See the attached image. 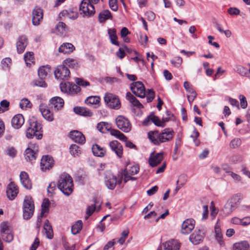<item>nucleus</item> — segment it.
<instances>
[{"instance_id":"obj_11","label":"nucleus","mask_w":250,"mask_h":250,"mask_svg":"<svg viewBox=\"0 0 250 250\" xmlns=\"http://www.w3.org/2000/svg\"><path fill=\"white\" fill-rule=\"evenodd\" d=\"M130 89L136 96L144 98L146 96V89L143 83L140 82H133L131 84Z\"/></svg>"},{"instance_id":"obj_43","label":"nucleus","mask_w":250,"mask_h":250,"mask_svg":"<svg viewBox=\"0 0 250 250\" xmlns=\"http://www.w3.org/2000/svg\"><path fill=\"white\" fill-rule=\"evenodd\" d=\"M32 106V103L27 98H23L21 100L20 103V107L22 109L30 108Z\"/></svg>"},{"instance_id":"obj_12","label":"nucleus","mask_w":250,"mask_h":250,"mask_svg":"<svg viewBox=\"0 0 250 250\" xmlns=\"http://www.w3.org/2000/svg\"><path fill=\"white\" fill-rule=\"evenodd\" d=\"M55 78L58 80H66L70 76V71L64 65H59L54 72Z\"/></svg>"},{"instance_id":"obj_54","label":"nucleus","mask_w":250,"mask_h":250,"mask_svg":"<svg viewBox=\"0 0 250 250\" xmlns=\"http://www.w3.org/2000/svg\"><path fill=\"white\" fill-rule=\"evenodd\" d=\"M62 16H67L69 18L72 19H76L77 18L78 16L76 13L74 14L72 11H68L67 10H64L62 12Z\"/></svg>"},{"instance_id":"obj_32","label":"nucleus","mask_w":250,"mask_h":250,"mask_svg":"<svg viewBox=\"0 0 250 250\" xmlns=\"http://www.w3.org/2000/svg\"><path fill=\"white\" fill-rule=\"evenodd\" d=\"M100 98L99 96H89L85 100V103L89 105H94L95 108H97L100 105Z\"/></svg>"},{"instance_id":"obj_24","label":"nucleus","mask_w":250,"mask_h":250,"mask_svg":"<svg viewBox=\"0 0 250 250\" xmlns=\"http://www.w3.org/2000/svg\"><path fill=\"white\" fill-rule=\"evenodd\" d=\"M38 152V146H34L33 149L31 146L26 148L25 151L24 156L27 161H31L36 159L37 157V152Z\"/></svg>"},{"instance_id":"obj_61","label":"nucleus","mask_w":250,"mask_h":250,"mask_svg":"<svg viewBox=\"0 0 250 250\" xmlns=\"http://www.w3.org/2000/svg\"><path fill=\"white\" fill-rule=\"evenodd\" d=\"M241 141L239 138L233 139L230 143V146L232 148H236L240 146Z\"/></svg>"},{"instance_id":"obj_10","label":"nucleus","mask_w":250,"mask_h":250,"mask_svg":"<svg viewBox=\"0 0 250 250\" xmlns=\"http://www.w3.org/2000/svg\"><path fill=\"white\" fill-rule=\"evenodd\" d=\"M116 124L118 128L125 132H128L131 129L129 121L123 116H119L116 118Z\"/></svg>"},{"instance_id":"obj_3","label":"nucleus","mask_w":250,"mask_h":250,"mask_svg":"<svg viewBox=\"0 0 250 250\" xmlns=\"http://www.w3.org/2000/svg\"><path fill=\"white\" fill-rule=\"evenodd\" d=\"M42 128V125L37 121L30 122V126L26 130V137L29 139L33 138L34 137L38 140L42 139V134L40 132Z\"/></svg>"},{"instance_id":"obj_58","label":"nucleus","mask_w":250,"mask_h":250,"mask_svg":"<svg viewBox=\"0 0 250 250\" xmlns=\"http://www.w3.org/2000/svg\"><path fill=\"white\" fill-rule=\"evenodd\" d=\"M210 216L212 217V219H213L218 213V210L216 208L214 205L213 202H211L210 206Z\"/></svg>"},{"instance_id":"obj_30","label":"nucleus","mask_w":250,"mask_h":250,"mask_svg":"<svg viewBox=\"0 0 250 250\" xmlns=\"http://www.w3.org/2000/svg\"><path fill=\"white\" fill-rule=\"evenodd\" d=\"M126 99L134 106L139 108H142V104L130 92H128L126 94Z\"/></svg>"},{"instance_id":"obj_62","label":"nucleus","mask_w":250,"mask_h":250,"mask_svg":"<svg viewBox=\"0 0 250 250\" xmlns=\"http://www.w3.org/2000/svg\"><path fill=\"white\" fill-rule=\"evenodd\" d=\"M109 5L114 11H117L118 9L117 0H109Z\"/></svg>"},{"instance_id":"obj_21","label":"nucleus","mask_w":250,"mask_h":250,"mask_svg":"<svg viewBox=\"0 0 250 250\" xmlns=\"http://www.w3.org/2000/svg\"><path fill=\"white\" fill-rule=\"evenodd\" d=\"M28 44V39L26 36L21 35L17 42V49L19 53L23 52Z\"/></svg>"},{"instance_id":"obj_8","label":"nucleus","mask_w":250,"mask_h":250,"mask_svg":"<svg viewBox=\"0 0 250 250\" xmlns=\"http://www.w3.org/2000/svg\"><path fill=\"white\" fill-rule=\"evenodd\" d=\"M104 100L106 105L110 108L118 109L120 108V101L117 96L108 93L105 94Z\"/></svg>"},{"instance_id":"obj_9","label":"nucleus","mask_w":250,"mask_h":250,"mask_svg":"<svg viewBox=\"0 0 250 250\" xmlns=\"http://www.w3.org/2000/svg\"><path fill=\"white\" fill-rule=\"evenodd\" d=\"M60 86L62 92L71 95L77 94L81 90L78 85L69 82L61 83Z\"/></svg>"},{"instance_id":"obj_51","label":"nucleus","mask_w":250,"mask_h":250,"mask_svg":"<svg viewBox=\"0 0 250 250\" xmlns=\"http://www.w3.org/2000/svg\"><path fill=\"white\" fill-rule=\"evenodd\" d=\"M215 27L217 29V30L220 32V33H224L226 36L227 38H229L231 35V32L229 30H223L220 24L218 23H215Z\"/></svg>"},{"instance_id":"obj_42","label":"nucleus","mask_w":250,"mask_h":250,"mask_svg":"<svg viewBox=\"0 0 250 250\" xmlns=\"http://www.w3.org/2000/svg\"><path fill=\"white\" fill-rule=\"evenodd\" d=\"M56 30L61 35H65L67 31L66 24L63 22H59L56 25Z\"/></svg>"},{"instance_id":"obj_38","label":"nucleus","mask_w":250,"mask_h":250,"mask_svg":"<svg viewBox=\"0 0 250 250\" xmlns=\"http://www.w3.org/2000/svg\"><path fill=\"white\" fill-rule=\"evenodd\" d=\"M44 229L45 230L46 236L48 238L51 239L53 238V230L48 220H45L44 225Z\"/></svg>"},{"instance_id":"obj_44","label":"nucleus","mask_w":250,"mask_h":250,"mask_svg":"<svg viewBox=\"0 0 250 250\" xmlns=\"http://www.w3.org/2000/svg\"><path fill=\"white\" fill-rule=\"evenodd\" d=\"M69 149L71 154L74 157L79 156L81 153L80 147L75 144L72 145Z\"/></svg>"},{"instance_id":"obj_4","label":"nucleus","mask_w":250,"mask_h":250,"mask_svg":"<svg viewBox=\"0 0 250 250\" xmlns=\"http://www.w3.org/2000/svg\"><path fill=\"white\" fill-rule=\"evenodd\" d=\"M34 204L31 197L26 196L23 204V217L24 219H29L34 212Z\"/></svg>"},{"instance_id":"obj_14","label":"nucleus","mask_w":250,"mask_h":250,"mask_svg":"<svg viewBox=\"0 0 250 250\" xmlns=\"http://www.w3.org/2000/svg\"><path fill=\"white\" fill-rule=\"evenodd\" d=\"M236 201L235 197L233 196L231 199H229L226 204L225 205L223 208L222 210L223 214L225 216L230 214L236 208Z\"/></svg>"},{"instance_id":"obj_13","label":"nucleus","mask_w":250,"mask_h":250,"mask_svg":"<svg viewBox=\"0 0 250 250\" xmlns=\"http://www.w3.org/2000/svg\"><path fill=\"white\" fill-rule=\"evenodd\" d=\"M164 159V153L152 152L148 159L149 165L151 167H155L160 164Z\"/></svg>"},{"instance_id":"obj_64","label":"nucleus","mask_w":250,"mask_h":250,"mask_svg":"<svg viewBox=\"0 0 250 250\" xmlns=\"http://www.w3.org/2000/svg\"><path fill=\"white\" fill-rule=\"evenodd\" d=\"M6 153L9 156L15 157L17 155V150L13 147H8Z\"/></svg>"},{"instance_id":"obj_20","label":"nucleus","mask_w":250,"mask_h":250,"mask_svg":"<svg viewBox=\"0 0 250 250\" xmlns=\"http://www.w3.org/2000/svg\"><path fill=\"white\" fill-rule=\"evenodd\" d=\"M39 109L45 120L50 122L54 120L53 114L50 111L46 105L41 104L40 105Z\"/></svg>"},{"instance_id":"obj_50","label":"nucleus","mask_w":250,"mask_h":250,"mask_svg":"<svg viewBox=\"0 0 250 250\" xmlns=\"http://www.w3.org/2000/svg\"><path fill=\"white\" fill-rule=\"evenodd\" d=\"M1 236L4 241L8 243L11 242L13 239V234L9 232L1 233Z\"/></svg>"},{"instance_id":"obj_53","label":"nucleus","mask_w":250,"mask_h":250,"mask_svg":"<svg viewBox=\"0 0 250 250\" xmlns=\"http://www.w3.org/2000/svg\"><path fill=\"white\" fill-rule=\"evenodd\" d=\"M187 98L189 104H191L193 102L195 99L196 98L197 94L195 90H193L191 92H188Z\"/></svg>"},{"instance_id":"obj_57","label":"nucleus","mask_w":250,"mask_h":250,"mask_svg":"<svg viewBox=\"0 0 250 250\" xmlns=\"http://www.w3.org/2000/svg\"><path fill=\"white\" fill-rule=\"evenodd\" d=\"M62 245L65 250H74L75 245H73L71 247L69 246V243L66 241L65 238L62 239Z\"/></svg>"},{"instance_id":"obj_36","label":"nucleus","mask_w":250,"mask_h":250,"mask_svg":"<svg viewBox=\"0 0 250 250\" xmlns=\"http://www.w3.org/2000/svg\"><path fill=\"white\" fill-rule=\"evenodd\" d=\"M249 247L248 242L244 241L234 244L233 248L234 250H249Z\"/></svg>"},{"instance_id":"obj_27","label":"nucleus","mask_w":250,"mask_h":250,"mask_svg":"<svg viewBox=\"0 0 250 250\" xmlns=\"http://www.w3.org/2000/svg\"><path fill=\"white\" fill-rule=\"evenodd\" d=\"M164 250H179L180 248V243L175 240H171L163 244Z\"/></svg>"},{"instance_id":"obj_23","label":"nucleus","mask_w":250,"mask_h":250,"mask_svg":"<svg viewBox=\"0 0 250 250\" xmlns=\"http://www.w3.org/2000/svg\"><path fill=\"white\" fill-rule=\"evenodd\" d=\"M69 136L70 138L77 143L83 144L85 143L84 136L79 131L73 130L71 131Z\"/></svg>"},{"instance_id":"obj_22","label":"nucleus","mask_w":250,"mask_h":250,"mask_svg":"<svg viewBox=\"0 0 250 250\" xmlns=\"http://www.w3.org/2000/svg\"><path fill=\"white\" fill-rule=\"evenodd\" d=\"M109 146L111 149L114 151L119 158H121L123 155V146L117 141H113L109 143Z\"/></svg>"},{"instance_id":"obj_16","label":"nucleus","mask_w":250,"mask_h":250,"mask_svg":"<svg viewBox=\"0 0 250 250\" xmlns=\"http://www.w3.org/2000/svg\"><path fill=\"white\" fill-rule=\"evenodd\" d=\"M204 233L200 230L195 229L189 236V241L193 245H198L203 241Z\"/></svg>"},{"instance_id":"obj_55","label":"nucleus","mask_w":250,"mask_h":250,"mask_svg":"<svg viewBox=\"0 0 250 250\" xmlns=\"http://www.w3.org/2000/svg\"><path fill=\"white\" fill-rule=\"evenodd\" d=\"M64 62L66 65L70 67H75L78 66L77 61L72 59H67L64 61Z\"/></svg>"},{"instance_id":"obj_15","label":"nucleus","mask_w":250,"mask_h":250,"mask_svg":"<svg viewBox=\"0 0 250 250\" xmlns=\"http://www.w3.org/2000/svg\"><path fill=\"white\" fill-rule=\"evenodd\" d=\"M54 160L49 155L42 156L41 161V168L42 171L49 170L54 166Z\"/></svg>"},{"instance_id":"obj_41","label":"nucleus","mask_w":250,"mask_h":250,"mask_svg":"<svg viewBox=\"0 0 250 250\" xmlns=\"http://www.w3.org/2000/svg\"><path fill=\"white\" fill-rule=\"evenodd\" d=\"M83 228V223L81 220L78 221L71 227V232L73 234L75 235L79 233Z\"/></svg>"},{"instance_id":"obj_33","label":"nucleus","mask_w":250,"mask_h":250,"mask_svg":"<svg viewBox=\"0 0 250 250\" xmlns=\"http://www.w3.org/2000/svg\"><path fill=\"white\" fill-rule=\"evenodd\" d=\"M98 18L99 21L103 23L107 20H112V15L108 10H104L99 13Z\"/></svg>"},{"instance_id":"obj_29","label":"nucleus","mask_w":250,"mask_h":250,"mask_svg":"<svg viewBox=\"0 0 250 250\" xmlns=\"http://www.w3.org/2000/svg\"><path fill=\"white\" fill-rule=\"evenodd\" d=\"M74 112L83 116L90 117L92 115V112L88 108L83 107H75L73 109Z\"/></svg>"},{"instance_id":"obj_19","label":"nucleus","mask_w":250,"mask_h":250,"mask_svg":"<svg viewBox=\"0 0 250 250\" xmlns=\"http://www.w3.org/2000/svg\"><path fill=\"white\" fill-rule=\"evenodd\" d=\"M19 192L17 187L13 182H11L7 187L6 194L9 199L12 200L15 198Z\"/></svg>"},{"instance_id":"obj_49","label":"nucleus","mask_w":250,"mask_h":250,"mask_svg":"<svg viewBox=\"0 0 250 250\" xmlns=\"http://www.w3.org/2000/svg\"><path fill=\"white\" fill-rule=\"evenodd\" d=\"M129 230L128 229H126L124 230L121 233V236L120 238L118 240V242L120 244L123 245L125 241V239L127 237L129 234Z\"/></svg>"},{"instance_id":"obj_34","label":"nucleus","mask_w":250,"mask_h":250,"mask_svg":"<svg viewBox=\"0 0 250 250\" xmlns=\"http://www.w3.org/2000/svg\"><path fill=\"white\" fill-rule=\"evenodd\" d=\"M92 151L93 154L98 157H104L105 153V150L104 148L101 147L97 144L93 145Z\"/></svg>"},{"instance_id":"obj_2","label":"nucleus","mask_w":250,"mask_h":250,"mask_svg":"<svg viewBox=\"0 0 250 250\" xmlns=\"http://www.w3.org/2000/svg\"><path fill=\"white\" fill-rule=\"evenodd\" d=\"M59 189L66 195H69L73 191V180L71 177L66 173L62 174L58 182Z\"/></svg>"},{"instance_id":"obj_1","label":"nucleus","mask_w":250,"mask_h":250,"mask_svg":"<svg viewBox=\"0 0 250 250\" xmlns=\"http://www.w3.org/2000/svg\"><path fill=\"white\" fill-rule=\"evenodd\" d=\"M174 135V132L169 128H165L161 132L158 131H150L147 134L150 141L156 145L170 141L172 139Z\"/></svg>"},{"instance_id":"obj_7","label":"nucleus","mask_w":250,"mask_h":250,"mask_svg":"<svg viewBox=\"0 0 250 250\" xmlns=\"http://www.w3.org/2000/svg\"><path fill=\"white\" fill-rule=\"evenodd\" d=\"M80 11L83 17H89L95 12V8L91 3L90 0H83L80 5Z\"/></svg>"},{"instance_id":"obj_59","label":"nucleus","mask_w":250,"mask_h":250,"mask_svg":"<svg viewBox=\"0 0 250 250\" xmlns=\"http://www.w3.org/2000/svg\"><path fill=\"white\" fill-rule=\"evenodd\" d=\"M199 133L196 130L194 129L190 135V137L192 138L193 141L194 142L196 146H198L200 142L199 141L197 140V138L199 137Z\"/></svg>"},{"instance_id":"obj_6","label":"nucleus","mask_w":250,"mask_h":250,"mask_svg":"<svg viewBox=\"0 0 250 250\" xmlns=\"http://www.w3.org/2000/svg\"><path fill=\"white\" fill-rule=\"evenodd\" d=\"M139 171V167L137 165H134L125 168L122 175V177L124 176L123 180L124 183H125L129 180H136L137 178L133 177V175L137 174Z\"/></svg>"},{"instance_id":"obj_5","label":"nucleus","mask_w":250,"mask_h":250,"mask_svg":"<svg viewBox=\"0 0 250 250\" xmlns=\"http://www.w3.org/2000/svg\"><path fill=\"white\" fill-rule=\"evenodd\" d=\"M122 176L118 180L111 171H106L104 173V182L106 188L110 190L115 188L117 184H120L122 181Z\"/></svg>"},{"instance_id":"obj_25","label":"nucleus","mask_w":250,"mask_h":250,"mask_svg":"<svg viewBox=\"0 0 250 250\" xmlns=\"http://www.w3.org/2000/svg\"><path fill=\"white\" fill-rule=\"evenodd\" d=\"M63 100L59 97H53L50 101V105L55 110H60L63 107Z\"/></svg>"},{"instance_id":"obj_46","label":"nucleus","mask_w":250,"mask_h":250,"mask_svg":"<svg viewBox=\"0 0 250 250\" xmlns=\"http://www.w3.org/2000/svg\"><path fill=\"white\" fill-rule=\"evenodd\" d=\"M235 71L242 76L247 77L249 75L247 68L241 65L236 66Z\"/></svg>"},{"instance_id":"obj_35","label":"nucleus","mask_w":250,"mask_h":250,"mask_svg":"<svg viewBox=\"0 0 250 250\" xmlns=\"http://www.w3.org/2000/svg\"><path fill=\"white\" fill-rule=\"evenodd\" d=\"M108 34L109 36L111 42L115 45L119 46V44L117 41V36L116 35V30L114 28L109 29Z\"/></svg>"},{"instance_id":"obj_48","label":"nucleus","mask_w":250,"mask_h":250,"mask_svg":"<svg viewBox=\"0 0 250 250\" xmlns=\"http://www.w3.org/2000/svg\"><path fill=\"white\" fill-rule=\"evenodd\" d=\"M152 122L156 125L162 127H164L166 125L164 122H162V121L157 116H155L153 114H152Z\"/></svg>"},{"instance_id":"obj_40","label":"nucleus","mask_w":250,"mask_h":250,"mask_svg":"<svg viewBox=\"0 0 250 250\" xmlns=\"http://www.w3.org/2000/svg\"><path fill=\"white\" fill-rule=\"evenodd\" d=\"M50 71V67L47 66H42L38 69V75L41 79H44Z\"/></svg>"},{"instance_id":"obj_45","label":"nucleus","mask_w":250,"mask_h":250,"mask_svg":"<svg viewBox=\"0 0 250 250\" xmlns=\"http://www.w3.org/2000/svg\"><path fill=\"white\" fill-rule=\"evenodd\" d=\"M50 202L48 199H44L42 204L41 217L44 216V214L48 212Z\"/></svg>"},{"instance_id":"obj_37","label":"nucleus","mask_w":250,"mask_h":250,"mask_svg":"<svg viewBox=\"0 0 250 250\" xmlns=\"http://www.w3.org/2000/svg\"><path fill=\"white\" fill-rule=\"evenodd\" d=\"M109 132L111 135L115 136L121 141H126V137L123 133L118 130L111 128V127H110Z\"/></svg>"},{"instance_id":"obj_39","label":"nucleus","mask_w":250,"mask_h":250,"mask_svg":"<svg viewBox=\"0 0 250 250\" xmlns=\"http://www.w3.org/2000/svg\"><path fill=\"white\" fill-rule=\"evenodd\" d=\"M110 127V125L105 122L98 123L97 126V129L103 133H105L106 131H109Z\"/></svg>"},{"instance_id":"obj_31","label":"nucleus","mask_w":250,"mask_h":250,"mask_svg":"<svg viewBox=\"0 0 250 250\" xmlns=\"http://www.w3.org/2000/svg\"><path fill=\"white\" fill-rule=\"evenodd\" d=\"M74 49L75 48L72 44L64 43L59 48V51L63 54H68L72 52Z\"/></svg>"},{"instance_id":"obj_60","label":"nucleus","mask_w":250,"mask_h":250,"mask_svg":"<svg viewBox=\"0 0 250 250\" xmlns=\"http://www.w3.org/2000/svg\"><path fill=\"white\" fill-rule=\"evenodd\" d=\"M187 182L186 176L184 174L180 175L177 181L176 184H179L182 187L184 186Z\"/></svg>"},{"instance_id":"obj_56","label":"nucleus","mask_w":250,"mask_h":250,"mask_svg":"<svg viewBox=\"0 0 250 250\" xmlns=\"http://www.w3.org/2000/svg\"><path fill=\"white\" fill-rule=\"evenodd\" d=\"M171 63L175 66L178 67H179L183 62L182 59L180 57H177L175 59L170 61Z\"/></svg>"},{"instance_id":"obj_63","label":"nucleus","mask_w":250,"mask_h":250,"mask_svg":"<svg viewBox=\"0 0 250 250\" xmlns=\"http://www.w3.org/2000/svg\"><path fill=\"white\" fill-rule=\"evenodd\" d=\"M239 99L240 101L241 107L243 109L246 108L248 105L246 97L243 95H240L239 96Z\"/></svg>"},{"instance_id":"obj_17","label":"nucleus","mask_w":250,"mask_h":250,"mask_svg":"<svg viewBox=\"0 0 250 250\" xmlns=\"http://www.w3.org/2000/svg\"><path fill=\"white\" fill-rule=\"evenodd\" d=\"M195 227V221L192 219H187L182 224L181 232L188 234L191 232Z\"/></svg>"},{"instance_id":"obj_18","label":"nucleus","mask_w":250,"mask_h":250,"mask_svg":"<svg viewBox=\"0 0 250 250\" xmlns=\"http://www.w3.org/2000/svg\"><path fill=\"white\" fill-rule=\"evenodd\" d=\"M43 17V10L37 6L32 12V23L34 25H38Z\"/></svg>"},{"instance_id":"obj_26","label":"nucleus","mask_w":250,"mask_h":250,"mask_svg":"<svg viewBox=\"0 0 250 250\" xmlns=\"http://www.w3.org/2000/svg\"><path fill=\"white\" fill-rule=\"evenodd\" d=\"M24 123V119L22 115L18 114L15 115L12 119V126L16 128H21Z\"/></svg>"},{"instance_id":"obj_47","label":"nucleus","mask_w":250,"mask_h":250,"mask_svg":"<svg viewBox=\"0 0 250 250\" xmlns=\"http://www.w3.org/2000/svg\"><path fill=\"white\" fill-rule=\"evenodd\" d=\"M24 59L27 66H29L31 62H33V54L32 52H28L24 54Z\"/></svg>"},{"instance_id":"obj_28","label":"nucleus","mask_w":250,"mask_h":250,"mask_svg":"<svg viewBox=\"0 0 250 250\" xmlns=\"http://www.w3.org/2000/svg\"><path fill=\"white\" fill-rule=\"evenodd\" d=\"M20 177L22 186L27 189H31L32 188V183L29 179L27 173L24 171H21L20 173Z\"/></svg>"},{"instance_id":"obj_52","label":"nucleus","mask_w":250,"mask_h":250,"mask_svg":"<svg viewBox=\"0 0 250 250\" xmlns=\"http://www.w3.org/2000/svg\"><path fill=\"white\" fill-rule=\"evenodd\" d=\"M75 82L77 83L76 85H79L82 86H86L89 85V83L86 81L84 80L81 78H76Z\"/></svg>"}]
</instances>
